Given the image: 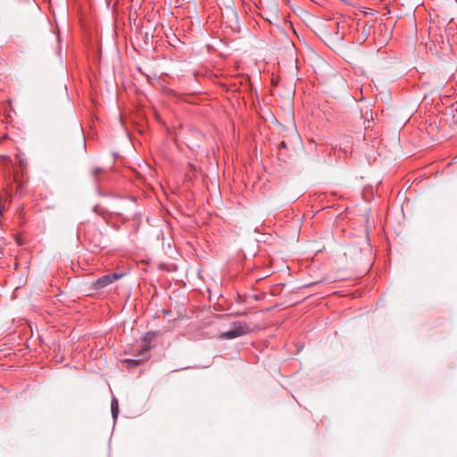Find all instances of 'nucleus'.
I'll return each mask as SVG.
<instances>
[{"mask_svg": "<svg viewBox=\"0 0 457 457\" xmlns=\"http://www.w3.org/2000/svg\"><path fill=\"white\" fill-rule=\"evenodd\" d=\"M250 332L247 323L244 321H236L231 325L230 329L222 332L220 336L221 339H234L241 336L246 335Z\"/></svg>", "mask_w": 457, "mask_h": 457, "instance_id": "1", "label": "nucleus"}, {"mask_svg": "<svg viewBox=\"0 0 457 457\" xmlns=\"http://www.w3.org/2000/svg\"><path fill=\"white\" fill-rule=\"evenodd\" d=\"M121 277H122L121 273L113 272V273L106 274V275L100 277L96 280H95L92 284V287L97 290L103 289V288L106 287L107 286L111 285L112 283L115 282Z\"/></svg>", "mask_w": 457, "mask_h": 457, "instance_id": "2", "label": "nucleus"}, {"mask_svg": "<svg viewBox=\"0 0 457 457\" xmlns=\"http://www.w3.org/2000/svg\"><path fill=\"white\" fill-rule=\"evenodd\" d=\"M157 336V332L155 331H149L144 335L142 337V344H141V355L143 356L142 359L148 358V352L151 348V343L155 339Z\"/></svg>", "mask_w": 457, "mask_h": 457, "instance_id": "3", "label": "nucleus"}, {"mask_svg": "<svg viewBox=\"0 0 457 457\" xmlns=\"http://www.w3.org/2000/svg\"><path fill=\"white\" fill-rule=\"evenodd\" d=\"M111 411H112V418L114 420H116L118 418V414H119V403H118V400L116 398L112 399Z\"/></svg>", "mask_w": 457, "mask_h": 457, "instance_id": "4", "label": "nucleus"}, {"mask_svg": "<svg viewBox=\"0 0 457 457\" xmlns=\"http://www.w3.org/2000/svg\"><path fill=\"white\" fill-rule=\"evenodd\" d=\"M102 172H103V170L100 168H96L93 170V176L97 183L100 181L99 174Z\"/></svg>", "mask_w": 457, "mask_h": 457, "instance_id": "5", "label": "nucleus"}, {"mask_svg": "<svg viewBox=\"0 0 457 457\" xmlns=\"http://www.w3.org/2000/svg\"><path fill=\"white\" fill-rule=\"evenodd\" d=\"M279 146L280 148H286L287 147V144L285 141H281L280 144H279Z\"/></svg>", "mask_w": 457, "mask_h": 457, "instance_id": "6", "label": "nucleus"}, {"mask_svg": "<svg viewBox=\"0 0 457 457\" xmlns=\"http://www.w3.org/2000/svg\"><path fill=\"white\" fill-rule=\"evenodd\" d=\"M94 212L98 214H102V212H99V207L96 205L94 207Z\"/></svg>", "mask_w": 457, "mask_h": 457, "instance_id": "7", "label": "nucleus"}]
</instances>
